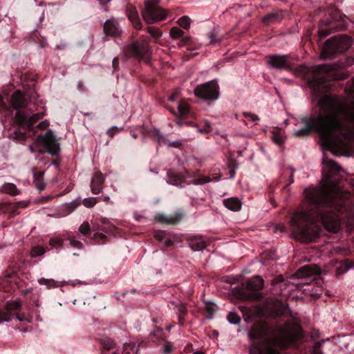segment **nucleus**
<instances>
[{"label":"nucleus","instance_id":"8fccbe9b","mask_svg":"<svg viewBox=\"0 0 354 354\" xmlns=\"http://www.w3.org/2000/svg\"><path fill=\"white\" fill-rule=\"evenodd\" d=\"M243 116L245 118H250L251 119V120L254 121V122L259 120V118H258V116L254 115V114L248 113H243Z\"/></svg>","mask_w":354,"mask_h":354},{"label":"nucleus","instance_id":"052dcab7","mask_svg":"<svg viewBox=\"0 0 354 354\" xmlns=\"http://www.w3.org/2000/svg\"><path fill=\"white\" fill-rule=\"evenodd\" d=\"M340 17V15L338 11H336L334 15L332 17L333 21H337Z\"/></svg>","mask_w":354,"mask_h":354},{"label":"nucleus","instance_id":"6ab92c4d","mask_svg":"<svg viewBox=\"0 0 354 354\" xmlns=\"http://www.w3.org/2000/svg\"><path fill=\"white\" fill-rule=\"evenodd\" d=\"M27 203L24 201L19 202L16 204L12 203H3L0 204V211L3 212H12V214H15V209L19 207H25L27 206Z\"/></svg>","mask_w":354,"mask_h":354},{"label":"nucleus","instance_id":"393cba45","mask_svg":"<svg viewBox=\"0 0 354 354\" xmlns=\"http://www.w3.org/2000/svg\"><path fill=\"white\" fill-rule=\"evenodd\" d=\"M78 231L82 235L89 237L91 235L92 231L91 225L88 222L84 221L79 227Z\"/></svg>","mask_w":354,"mask_h":354},{"label":"nucleus","instance_id":"4c0bfd02","mask_svg":"<svg viewBox=\"0 0 354 354\" xmlns=\"http://www.w3.org/2000/svg\"><path fill=\"white\" fill-rule=\"evenodd\" d=\"M11 138L16 140H26V134L23 132H21L20 131H15L11 134Z\"/></svg>","mask_w":354,"mask_h":354},{"label":"nucleus","instance_id":"09e8293b","mask_svg":"<svg viewBox=\"0 0 354 354\" xmlns=\"http://www.w3.org/2000/svg\"><path fill=\"white\" fill-rule=\"evenodd\" d=\"M49 126V122L46 120L39 122L37 124V128L41 130L46 129Z\"/></svg>","mask_w":354,"mask_h":354},{"label":"nucleus","instance_id":"680f3d73","mask_svg":"<svg viewBox=\"0 0 354 354\" xmlns=\"http://www.w3.org/2000/svg\"><path fill=\"white\" fill-rule=\"evenodd\" d=\"M119 60L118 58H114L113 60V66L114 68H116L118 66Z\"/></svg>","mask_w":354,"mask_h":354},{"label":"nucleus","instance_id":"bf43d9fd","mask_svg":"<svg viewBox=\"0 0 354 354\" xmlns=\"http://www.w3.org/2000/svg\"><path fill=\"white\" fill-rule=\"evenodd\" d=\"M6 107V105L5 104V103L3 101L2 96L0 95V109H5Z\"/></svg>","mask_w":354,"mask_h":354},{"label":"nucleus","instance_id":"39448f33","mask_svg":"<svg viewBox=\"0 0 354 354\" xmlns=\"http://www.w3.org/2000/svg\"><path fill=\"white\" fill-rule=\"evenodd\" d=\"M31 153H44L46 151L52 155L59 151V144L51 131H47L44 136H39L35 143L29 146Z\"/></svg>","mask_w":354,"mask_h":354},{"label":"nucleus","instance_id":"2eb2a0df","mask_svg":"<svg viewBox=\"0 0 354 354\" xmlns=\"http://www.w3.org/2000/svg\"><path fill=\"white\" fill-rule=\"evenodd\" d=\"M183 215L180 213H176L173 215L157 214L155 217L156 221L161 223L175 225L182 218Z\"/></svg>","mask_w":354,"mask_h":354},{"label":"nucleus","instance_id":"9d476101","mask_svg":"<svg viewBox=\"0 0 354 354\" xmlns=\"http://www.w3.org/2000/svg\"><path fill=\"white\" fill-rule=\"evenodd\" d=\"M44 116V113H38L29 115L22 111L15 114V122L27 129H31L32 125Z\"/></svg>","mask_w":354,"mask_h":354},{"label":"nucleus","instance_id":"dca6fc26","mask_svg":"<svg viewBox=\"0 0 354 354\" xmlns=\"http://www.w3.org/2000/svg\"><path fill=\"white\" fill-rule=\"evenodd\" d=\"M11 104L14 109H17L26 106V100L20 91H16L12 95Z\"/></svg>","mask_w":354,"mask_h":354},{"label":"nucleus","instance_id":"0eeeda50","mask_svg":"<svg viewBox=\"0 0 354 354\" xmlns=\"http://www.w3.org/2000/svg\"><path fill=\"white\" fill-rule=\"evenodd\" d=\"M160 0H147L145 8L142 12V17L146 23L152 24L164 20L167 12L158 6Z\"/></svg>","mask_w":354,"mask_h":354},{"label":"nucleus","instance_id":"72a5a7b5","mask_svg":"<svg viewBox=\"0 0 354 354\" xmlns=\"http://www.w3.org/2000/svg\"><path fill=\"white\" fill-rule=\"evenodd\" d=\"M102 223H103L105 226L103 227L101 230L106 232H112L113 230H115L114 225H111L109 220L106 218H103L101 219Z\"/></svg>","mask_w":354,"mask_h":354},{"label":"nucleus","instance_id":"bb28decb","mask_svg":"<svg viewBox=\"0 0 354 354\" xmlns=\"http://www.w3.org/2000/svg\"><path fill=\"white\" fill-rule=\"evenodd\" d=\"M21 306V303L20 301L15 300L8 301L6 307L7 308V310H9L14 315L15 311L20 309Z\"/></svg>","mask_w":354,"mask_h":354},{"label":"nucleus","instance_id":"58836bf2","mask_svg":"<svg viewBox=\"0 0 354 354\" xmlns=\"http://www.w3.org/2000/svg\"><path fill=\"white\" fill-rule=\"evenodd\" d=\"M39 283L41 285H44L48 286V288L50 287H55L56 286V282L53 279H48L41 278L39 280Z\"/></svg>","mask_w":354,"mask_h":354},{"label":"nucleus","instance_id":"2f4dec72","mask_svg":"<svg viewBox=\"0 0 354 354\" xmlns=\"http://www.w3.org/2000/svg\"><path fill=\"white\" fill-rule=\"evenodd\" d=\"M272 139L277 145H281L283 142V133L279 130L272 131Z\"/></svg>","mask_w":354,"mask_h":354},{"label":"nucleus","instance_id":"cd10ccee","mask_svg":"<svg viewBox=\"0 0 354 354\" xmlns=\"http://www.w3.org/2000/svg\"><path fill=\"white\" fill-rule=\"evenodd\" d=\"M124 354H137L138 346L134 343H127L124 346Z\"/></svg>","mask_w":354,"mask_h":354},{"label":"nucleus","instance_id":"5701e85b","mask_svg":"<svg viewBox=\"0 0 354 354\" xmlns=\"http://www.w3.org/2000/svg\"><path fill=\"white\" fill-rule=\"evenodd\" d=\"M1 190L6 194L16 196L19 194V189L17 188L16 185L13 183H5L2 185Z\"/></svg>","mask_w":354,"mask_h":354},{"label":"nucleus","instance_id":"49530a36","mask_svg":"<svg viewBox=\"0 0 354 354\" xmlns=\"http://www.w3.org/2000/svg\"><path fill=\"white\" fill-rule=\"evenodd\" d=\"M103 346L106 349H111V348H113L114 342L112 340L107 339L104 340Z\"/></svg>","mask_w":354,"mask_h":354},{"label":"nucleus","instance_id":"603ef678","mask_svg":"<svg viewBox=\"0 0 354 354\" xmlns=\"http://www.w3.org/2000/svg\"><path fill=\"white\" fill-rule=\"evenodd\" d=\"M201 133H209L211 131V124L209 122H205V127L203 129L198 130Z\"/></svg>","mask_w":354,"mask_h":354},{"label":"nucleus","instance_id":"f03ea898","mask_svg":"<svg viewBox=\"0 0 354 354\" xmlns=\"http://www.w3.org/2000/svg\"><path fill=\"white\" fill-rule=\"evenodd\" d=\"M315 216L320 218L324 228L337 232L341 225L337 215L323 214L320 210H305L296 212L291 219V227L295 236L303 242H312L318 237L320 227L315 223Z\"/></svg>","mask_w":354,"mask_h":354},{"label":"nucleus","instance_id":"f257e3e1","mask_svg":"<svg viewBox=\"0 0 354 354\" xmlns=\"http://www.w3.org/2000/svg\"><path fill=\"white\" fill-rule=\"evenodd\" d=\"M319 113L302 119L304 127L294 132L296 137L307 136L312 131L319 135L322 145L333 153L347 147L348 138L336 133L342 131L346 122H354V105L335 95H325L317 102Z\"/></svg>","mask_w":354,"mask_h":354},{"label":"nucleus","instance_id":"ea45409f","mask_svg":"<svg viewBox=\"0 0 354 354\" xmlns=\"http://www.w3.org/2000/svg\"><path fill=\"white\" fill-rule=\"evenodd\" d=\"M180 97V91L179 89H175L172 91L171 94L169 97L170 102H175L178 100Z\"/></svg>","mask_w":354,"mask_h":354},{"label":"nucleus","instance_id":"5fc2aeb1","mask_svg":"<svg viewBox=\"0 0 354 354\" xmlns=\"http://www.w3.org/2000/svg\"><path fill=\"white\" fill-rule=\"evenodd\" d=\"M169 146H171L174 147H179L181 146V141L180 140H175L174 142H171L169 143Z\"/></svg>","mask_w":354,"mask_h":354},{"label":"nucleus","instance_id":"79ce46f5","mask_svg":"<svg viewBox=\"0 0 354 354\" xmlns=\"http://www.w3.org/2000/svg\"><path fill=\"white\" fill-rule=\"evenodd\" d=\"M70 245L77 249H82L83 248V243L80 241L74 239H70Z\"/></svg>","mask_w":354,"mask_h":354},{"label":"nucleus","instance_id":"b1692460","mask_svg":"<svg viewBox=\"0 0 354 354\" xmlns=\"http://www.w3.org/2000/svg\"><path fill=\"white\" fill-rule=\"evenodd\" d=\"M189 110V106L185 100H180L178 104V114L180 117H186L188 115Z\"/></svg>","mask_w":354,"mask_h":354},{"label":"nucleus","instance_id":"0e129e2a","mask_svg":"<svg viewBox=\"0 0 354 354\" xmlns=\"http://www.w3.org/2000/svg\"><path fill=\"white\" fill-rule=\"evenodd\" d=\"M103 201L106 203L109 202V201H110L109 196H103Z\"/></svg>","mask_w":354,"mask_h":354},{"label":"nucleus","instance_id":"a211bd4d","mask_svg":"<svg viewBox=\"0 0 354 354\" xmlns=\"http://www.w3.org/2000/svg\"><path fill=\"white\" fill-rule=\"evenodd\" d=\"M263 279L259 276H255L250 279L246 284L248 290H259L263 286Z\"/></svg>","mask_w":354,"mask_h":354},{"label":"nucleus","instance_id":"4be33fe9","mask_svg":"<svg viewBox=\"0 0 354 354\" xmlns=\"http://www.w3.org/2000/svg\"><path fill=\"white\" fill-rule=\"evenodd\" d=\"M323 163L325 166V169L328 170L329 174L337 173L341 170V167L332 160L324 159Z\"/></svg>","mask_w":354,"mask_h":354},{"label":"nucleus","instance_id":"aec40b11","mask_svg":"<svg viewBox=\"0 0 354 354\" xmlns=\"http://www.w3.org/2000/svg\"><path fill=\"white\" fill-rule=\"evenodd\" d=\"M223 205L230 210L239 211L241 208V203L236 198H229L223 201Z\"/></svg>","mask_w":354,"mask_h":354},{"label":"nucleus","instance_id":"f3484780","mask_svg":"<svg viewBox=\"0 0 354 354\" xmlns=\"http://www.w3.org/2000/svg\"><path fill=\"white\" fill-rule=\"evenodd\" d=\"M189 246L194 251H200L207 246L205 239L200 236H194L189 241Z\"/></svg>","mask_w":354,"mask_h":354},{"label":"nucleus","instance_id":"473e14b6","mask_svg":"<svg viewBox=\"0 0 354 354\" xmlns=\"http://www.w3.org/2000/svg\"><path fill=\"white\" fill-rule=\"evenodd\" d=\"M46 250L44 249V248L39 245L35 246L32 248L30 250V257L32 258L36 257L44 254Z\"/></svg>","mask_w":354,"mask_h":354},{"label":"nucleus","instance_id":"e433bc0d","mask_svg":"<svg viewBox=\"0 0 354 354\" xmlns=\"http://www.w3.org/2000/svg\"><path fill=\"white\" fill-rule=\"evenodd\" d=\"M98 202L96 197H90L83 200V205L86 207H92Z\"/></svg>","mask_w":354,"mask_h":354},{"label":"nucleus","instance_id":"ddd939ff","mask_svg":"<svg viewBox=\"0 0 354 354\" xmlns=\"http://www.w3.org/2000/svg\"><path fill=\"white\" fill-rule=\"evenodd\" d=\"M104 182V177L102 172L100 171H95L91 182V189L93 194H98L101 192Z\"/></svg>","mask_w":354,"mask_h":354},{"label":"nucleus","instance_id":"1a4fd4ad","mask_svg":"<svg viewBox=\"0 0 354 354\" xmlns=\"http://www.w3.org/2000/svg\"><path fill=\"white\" fill-rule=\"evenodd\" d=\"M128 50L133 57L143 59L145 62H148L149 59L150 48L147 41L136 42L131 44L128 48Z\"/></svg>","mask_w":354,"mask_h":354},{"label":"nucleus","instance_id":"f704fd0d","mask_svg":"<svg viewBox=\"0 0 354 354\" xmlns=\"http://www.w3.org/2000/svg\"><path fill=\"white\" fill-rule=\"evenodd\" d=\"M170 36L174 39H178L183 36L184 32L178 27H173L170 30Z\"/></svg>","mask_w":354,"mask_h":354},{"label":"nucleus","instance_id":"de8ad7c7","mask_svg":"<svg viewBox=\"0 0 354 354\" xmlns=\"http://www.w3.org/2000/svg\"><path fill=\"white\" fill-rule=\"evenodd\" d=\"M91 238L93 239V240H95L97 239H100L103 241H104L106 239V236L102 234V233H100V232H95L92 236H91Z\"/></svg>","mask_w":354,"mask_h":354},{"label":"nucleus","instance_id":"e2e57ef3","mask_svg":"<svg viewBox=\"0 0 354 354\" xmlns=\"http://www.w3.org/2000/svg\"><path fill=\"white\" fill-rule=\"evenodd\" d=\"M51 198H52V197H51V196H46V197H42V198H41V201L42 203H46V202H48V201H50Z\"/></svg>","mask_w":354,"mask_h":354},{"label":"nucleus","instance_id":"4d7b16f0","mask_svg":"<svg viewBox=\"0 0 354 354\" xmlns=\"http://www.w3.org/2000/svg\"><path fill=\"white\" fill-rule=\"evenodd\" d=\"M178 310L183 315L186 313V308L183 305H181L178 307Z\"/></svg>","mask_w":354,"mask_h":354},{"label":"nucleus","instance_id":"6e6552de","mask_svg":"<svg viewBox=\"0 0 354 354\" xmlns=\"http://www.w3.org/2000/svg\"><path fill=\"white\" fill-rule=\"evenodd\" d=\"M194 94L205 100H215L219 95L218 84L215 81H210L199 84L195 88Z\"/></svg>","mask_w":354,"mask_h":354},{"label":"nucleus","instance_id":"864d4df0","mask_svg":"<svg viewBox=\"0 0 354 354\" xmlns=\"http://www.w3.org/2000/svg\"><path fill=\"white\" fill-rule=\"evenodd\" d=\"M209 39H210V41H209L210 44H214L217 42H219V41H220L219 39H216V35L214 34H211L209 35Z\"/></svg>","mask_w":354,"mask_h":354},{"label":"nucleus","instance_id":"f8f14e48","mask_svg":"<svg viewBox=\"0 0 354 354\" xmlns=\"http://www.w3.org/2000/svg\"><path fill=\"white\" fill-rule=\"evenodd\" d=\"M320 274V269L316 265L305 266L297 270L296 276L298 278L313 277L315 279L316 276Z\"/></svg>","mask_w":354,"mask_h":354},{"label":"nucleus","instance_id":"69168bd1","mask_svg":"<svg viewBox=\"0 0 354 354\" xmlns=\"http://www.w3.org/2000/svg\"><path fill=\"white\" fill-rule=\"evenodd\" d=\"M98 1H100L101 3L104 4V3H106L108 2H109L111 0H97Z\"/></svg>","mask_w":354,"mask_h":354},{"label":"nucleus","instance_id":"3c124183","mask_svg":"<svg viewBox=\"0 0 354 354\" xmlns=\"http://www.w3.org/2000/svg\"><path fill=\"white\" fill-rule=\"evenodd\" d=\"M118 131L116 127H112L107 131V134L109 137L113 138V136Z\"/></svg>","mask_w":354,"mask_h":354},{"label":"nucleus","instance_id":"c9c22d12","mask_svg":"<svg viewBox=\"0 0 354 354\" xmlns=\"http://www.w3.org/2000/svg\"><path fill=\"white\" fill-rule=\"evenodd\" d=\"M227 320L233 324H238L241 321L239 315L234 312H230L227 315Z\"/></svg>","mask_w":354,"mask_h":354},{"label":"nucleus","instance_id":"a19ab883","mask_svg":"<svg viewBox=\"0 0 354 354\" xmlns=\"http://www.w3.org/2000/svg\"><path fill=\"white\" fill-rule=\"evenodd\" d=\"M210 181H211L210 178H209L207 176H203V177L198 178L195 179L194 182V184H195V185H202V184H205V183H209Z\"/></svg>","mask_w":354,"mask_h":354},{"label":"nucleus","instance_id":"37998d69","mask_svg":"<svg viewBox=\"0 0 354 354\" xmlns=\"http://www.w3.org/2000/svg\"><path fill=\"white\" fill-rule=\"evenodd\" d=\"M173 351V346L170 342H167L162 348L163 354H170Z\"/></svg>","mask_w":354,"mask_h":354},{"label":"nucleus","instance_id":"6e6d98bb","mask_svg":"<svg viewBox=\"0 0 354 354\" xmlns=\"http://www.w3.org/2000/svg\"><path fill=\"white\" fill-rule=\"evenodd\" d=\"M329 32L324 30V29H320L319 30V35L320 37H326L329 35Z\"/></svg>","mask_w":354,"mask_h":354},{"label":"nucleus","instance_id":"a878e982","mask_svg":"<svg viewBox=\"0 0 354 354\" xmlns=\"http://www.w3.org/2000/svg\"><path fill=\"white\" fill-rule=\"evenodd\" d=\"M13 315H14L9 310H7L6 307L0 309V323L10 321Z\"/></svg>","mask_w":354,"mask_h":354},{"label":"nucleus","instance_id":"20e7f679","mask_svg":"<svg viewBox=\"0 0 354 354\" xmlns=\"http://www.w3.org/2000/svg\"><path fill=\"white\" fill-rule=\"evenodd\" d=\"M304 194L312 205L334 207L337 210L346 204L351 196L348 192H343L330 182L329 174L324 175L319 187L308 188L305 189Z\"/></svg>","mask_w":354,"mask_h":354},{"label":"nucleus","instance_id":"7ed1b4c3","mask_svg":"<svg viewBox=\"0 0 354 354\" xmlns=\"http://www.w3.org/2000/svg\"><path fill=\"white\" fill-rule=\"evenodd\" d=\"M266 330L261 326H254L249 333L250 339H263L262 344H254L250 348L252 354H280L279 348H285L301 338V326L296 321L286 323L273 339L265 337Z\"/></svg>","mask_w":354,"mask_h":354},{"label":"nucleus","instance_id":"13d9d810","mask_svg":"<svg viewBox=\"0 0 354 354\" xmlns=\"http://www.w3.org/2000/svg\"><path fill=\"white\" fill-rule=\"evenodd\" d=\"M285 228L282 225H278L275 226V231L284 232Z\"/></svg>","mask_w":354,"mask_h":354},{"label":"nucleus","instance_id":"338daca9","mask_svg":"<svg viewBox=\"0 0 354 354\" xmlns=\"http://www.w3.org/2000/svg\"><path fill=\"white\" fill-rule=\"evenodd\" d=\"M37 187H38V189L41 191V190L44 189V184H42V185H41L40 186H37Z\"/></svg>","mask_w":354,"mask_h":354},{"label":"nucleus","instance_id":"7c9ffc66","mask_svg":"<svg viewBox=\"0 0 354 354\" xmlns=\"http://www.w3.org/2000/svg\"><path fill=\"white\" fill-rule=\"evenodd\" d=\"M64 244V239L59 236H55L50 239L49 245L53 248L61 247Z\"/></svg>","mask_w":354,"mask_h":354},{"label":"nucleus","instance_id":"4468645a","mask_svg":"<svg viewBox=\"0 0 354 354\" xmlns=\"http://www.w3.org/2000/svg\"><path fill=\"white\" fill-rule=\"evenodd\" d=\"M104 32L106 35L117 37L120 35L121 30L117 21L113 19H110L104 23Z\"/></svg>","mask_w":354,"mask_h":354},{"label":"nucleus","instance_id":"774afa93","mask_svg":"<svg viewBox=\"0 0 354 354\" xmlns=\"http://www.w3.org/2000/svg\"><path fill=\"white\" fill-rule=\"evenodd\" d=\"M193 354H205V353L202 351H196V352L194 353Z\"/></svg>","mask_w":354,"mask_h":354},{"label":"nucleus","instance_id":"c756f323","mask_svg":"<svg viewBox=\"0 0 354 354\" xmlns=\"http://www.w3.org/2000/svg\"><path fill=\"white\" fill-rule=\"evenodd\" d=\"M192 20L188 16L181 17L177 21L178 24L185 29H189L190 27Z\"/></svg>","mask_w":354,"mask_h":354},{"label":"nucleus","instance_id":"412c9836","mask_svg":"<svg viewBox=\"0 0 354 354\" xmlns=\"http://www.w3.org/2000/svg\"><path fill=\"white\" fill-rule=\"evenodd\" d=\"M127 16L135 28L138 30H140L142 28V24L139 19L138 12L136 9H129L127 13Z\"/></svg>","mask_w":354,"mask_h":354},{"label":"nucleus","instance_id":"423d86ee","mask_svg":"<svg viewBox=\"0 0 354 354\" xmlns=\"http://www.w3.org/2000/svg\"><path fill=\"white\" fill-rule=\"evenodd\" d=\"M352 41L350 37L346 35H339L328 39L321 53L324 59L330 58L335 53H343L351 46Z\"/></svg>","mask_w":354,"mask_h":354},{"label":"nucleus","instance_id":"9b49d317","mask_svg":"<svg viewBox=\"0 0 354 354\" xmlns=\"http://www.w3.org/2000/svg\"><path fill=\"white\" fill-rule=\"evenodd\" d=\"M267 64L272 68L282 69L290 66V62L286 55H274L267 57Z\"/></svg>","mask_w":354,"mask_h":354},{"label":"nucleus","instance_id":"a18cd8bd","mask_svg":"<svg viewBox=\"0 0 354 354\" xmlns=\"http://www.w3.org/2000/svg\"><path fill=\"white\" fill-rule=\"evenodd\" d=\"M277 14H270L268 16L265 17L263 19V22L265 23H269L270 21H273L274 19H275L277 17Z\"/></svg>","mask_w":354,"mask_h":354},{"label":"nucleus","instance_id":"c03bdc74","mask_svg":"<svg viewBox=\"0 0 354 354\" xmlns=\"http://www.w3.org/2000/svg\"><path fill=\"white\" fill-rule=\"evenodd\" d=\"M261 297V294L259 292L251 293L245 297V299L248 300H257Z\"/></svg>","mask_w":354,"mask_h":354},{"label":"nucleus","instance_id":"c85d7f7f","mask_svg":"<svg viewBox=\"0 0 354 354\" xmlns=\"http://www.w3.org/2000/svg\"><path fill=\"white\" fill-rule=\"evenodd\" d=\"M147 32L154 39L155 42H157L162 37V32L159 28L154 27H149L147 29Z\"/></svg>","mask_w":354,"mask_h":354}]
</instances>
